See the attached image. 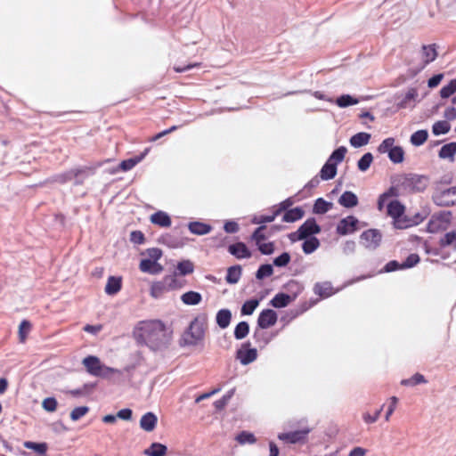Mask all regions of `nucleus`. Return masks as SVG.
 I'll return each mask as SVG.
<instances>
[{
  "mask_svg": "<svg viewBox=\"0 0 456 456\" xmlns=\"http://www.w3.org/2000/svg\"><path fill=\"white\" fill-rule=\"evenodd\" d=\"M83 364L91 375L96 377L105 376L115 371L112 368L103 366L100 359L93 355L84 358Z\"/></svg>",
  "mask_w": 456,
  "mask_h": 456,
  "instance_id": "nucleus-7",
  "label": "nucleus"
},
{
  "mask_svg": "<svg viewBox=\"0 0 456 456\" xmlns=\"http://www.w3.org/2000/svg\"><path fill=\"white\" fill-rule=\"evenodd\" d=\"M280 214H281V209H274L272 215H261L257 217H255L253 220V223L254 224L271 223Z\"/></svg>",
  "mask_w": 456,
  "mask_h": 456,
  "instance_id": "nucleus-51",
  "label": "nucleus"
},
{
  "mask_svg": "<svg viewBox=\"0 0 456 456\" xmlns=\"http://www.w3.org/2000/svg\"><path fill=\"white\" fill-rule=\"evenodd\" d=\"M304 210L301 208L297 207L287 210L282 216V221L286 223H293L301 219L304 216Z\"/></svg>",
  "mask_w": 456,
  "mask_h": 456,
  "instance_id": "nucleus-27",
  "label": "nucleus"
},
{
  "mask_svg": "<svg viewBox=\"0 0 456 456\" xmlns=\"http://www.w3.org/2000/svg\"><path fill=\"white\" fill-rule=\"evenodd\" d=\"M228 251L238 259L249 258L252 256L250 250L243 242H236L230 245L228 247Z\"/></svg>",
  "mask_w": 456,
  "mask_h": 456,
  "instance_id": "nucleus-16",
  "label": "nucleus"
},
{
  "mask_svg": "<svg viewBox=\"0 0 456 456\" xmlns=\"http://www.w3.org/2000/svg\"><path fill=\"white\" fill-rule=\"evenodd\" d=\"M279 229V226L274 225L272 226L267 232V227L265 225H261L254 231L251 235V239L256 242V244H259L260 242L265 241L269 236H271Z\"/></svg>",
  "mask_w": 456,
  "mask_h": 456,
  "instance_id": "nucleus-15",
  "label": "nucleus"
},
{
  "mask_svg": "<svg viewBox=\"0 0 456 456\" xmlns=\"http://www.w3.org/2000/svg\"><path fill=\"white\" fill-rule=\"evenodd\" d=\"M121 288L122 278L117 276H110L108 278L104 290L107 295L113 296L118 293Z\"/></svg>",
  "mask_w": 456,
  "mask_h": 456,
  "instance_id": "nucleus-19",
  "label": "nucleus"
},
{
  "mask_svg": "<svg viewBox=\"0 0 456 456\" xmlns=\"http://www.w3.org/2000/svg\"><path fill=\"white\" fill-rule=\"evenodd\" d=\"M143 454L146 456H167V447L160 443H152L143 451Z\"/></svg>",
  "mask_w": 456,
  "mask_h": 456,
  "instance_id": "nucleus-22",
  "label": "nucleus"
},
{
  "mask_svg": "<svg viewBox=\"0 0 456 456\" xmlns=\"http://www.w3.org/2000/svg\"><path fill=\"white\" fill-rule=\"evenodd\" d=\"M258 250L263 255H271L274 251V243L273 242H265L262 241L259 244H256Z\"/></svg>",
  "mask_w": 456,
  "mask_h": 456,
  "instance_id": "nucleus-60",
  "label": "nucleus"
},
{
  "mask_svg": "<svg viewBox=\"0 0 456 456\" xmlns=\"http://www.w3.org/2000/svg\"><path fill=\"white\" fill-rule=\"evenodd\" d=\"M130 240L134 243L142 244L144 242L145 238L141 231H134L131 232Z\"/></svg>",
  "mask_w": 456,
  "mask_h": 456,
  "instance_id": "nucleus-64",
  "label": "nucleus"
},
{
  "mask_svg": "<svg viewBox=\"0 0 456 456\" xmlns=\"http://www.w3.org/2000/svg\"><path fill=\"white\" fill-rule=\"evenodd\" d=\"M397 270H403V268L402 264H400L396 260L389 261L388 263L386 264V265L384 266V269H383V271L386 273H391V272H395Z\"/></svg>",
  "mask_w": 456,
  "mask_h": 456,
  "instance_id": "nucleus-62",
  "label": "nucleus"
},
{
  "mask_svg": "<svg viewBox=\"0 0 456 456\" xmlns=\"http://www.w3.org/2000/svg\"><path fill=\"white\" fill-rule=\"evenodd\" d=\"M422 53L424 65H428V63L432 62L437 57L436 45H423Z\"/></svg>",
  "mask_w": 456,
  "mask_h": 456,
  "instance_id": "nucleus-32",
  "label": "nucleus"
},
{
  "mask_svg": "<svg viewBox=\"0 0 456 456\" xmlns=\"http://www.w3.org/2000/svg\"><path fill=\"white\" fill-rule=\"evenodd\" d=\"M320 246V241L316 237H310L305 239L302 245L303 251L305 254H311L316 250Z\"/></svg>",
  "mask_w": 456,
  "mask_h": 456,
  "instance_id": "nucleus-39",
  "label": "nucleus"
},
{
  "mask_svg": "<svg viewBox=\"0 0 456 456\" xmlns=\"http://www.w3.org/2000/svg\"><path fill=\"white\" fill-rule=\"evenodd\" d=\"M451 126L445 120L437 121L433 125L432 131L436 135L444 134L450 131Z\"/></svg>",
  "mask_w": 456,
  "mask_h": 456,
  "instance_id": "nucleus-46",
  "label": "nucleus"
},
{
  "mask_svg": "<svg viewBox=\"0 0 456 456\" xmlns=\"http://www.w3.org/2000/svg\"><path fill=\"white\" fill-rule=\"evenodd\" d=\"M260 303L259 299L247 300L241 306L240 313L242 315H251Z\"/></svg>",
  "mask_w": 456,
  "mask_h": 456,
  "instance_id": "nucleus-43",
  "label": "nucleus"
},
{
  "mask_svg": "<svg viewBox=\"0 0 456 456\" xmlns=\"http://www.w3.org/2000/svg\"><path fill=\"white\" fill-rule=\"evenodd\" d=\"M372 161V154L370 152H367L358 160L357 167L359 170L364 172L369 169Z\"/></svg>",
  "mask_w": 456,
  "mask_h": 456,
  "instance_id": "nucleus-47",
  "label": "nucleus"
},
{
  "mask_svg": "<svg viewBox=\"0 0 456 456\" xmlns=\"http://www.w3.org/2000/svg\"><path fill=\"white\" fill-rule=\"evenodd\" d=\"M434 202L442 207H449L456 204V186L447 189L437 187L433 193Z\"/></svg>",
  "mask_w": 456,
  "mask_h": 456,
  "instance_id": "nucleus-5",
  "label": "nucleus"
},
{
  "mask_svg": "<svg viewBox=\"0 0 456 456\" xmlns=\"http://www.w3.org/2000/svg\"><path fill=\"white\" fill-rule=\"evenodd\" d=\"M31 329V323L27 321L23 320L20 326H19V338L20 342L24 343L27 339L28 333L29 332Z\"/></svg>",
  "mask_w": 456,
  "mask_h": 456,
  "instance_id": "nucleus-49",
  "label": "nucleus"
},
{
  "mask_svg": "<svg viewBox=\"0 0 456 456\" xmlns=\"http://www.w3.org/2000/svg\"><path fill=\"white\" fill-rule=\"evenodd\" d=\"M382 234L378 229H369L360 235V242L370 249H376L381 243Z\"/></svg>",
  "mask_w": 456,
  "mask_h": 456,
  "instance_id": "nucleus-9",
  "label": "nucleus"
},
{
  "mask_svg": "<svg viewBox=\"0 0 456 456\" xmlns=\"http://www.w3.org/2000/svg\"><path fill=\"white\" fill-rule=\"evenodd\" d=\"M208 326V314L197 315L190 323L189 327L183 333L181 338L182 346H197L203 341Z\"/></svg>",
  "mask_w": 456,
  "mask_h": 456,
  "instance_id": "nucleus-2",
  "label": "nucleus"
},
{
  "mask_svg": "<svg viewBox=\"0 0 456 456\" xmlns=\"http://www.w3.org/2000/svg\"><path fill=\"white\" fill-rule=\"evenodd\" d=\"M346 151L347 150L346 147L340 146L332 152L328 160L338 166V163L343 161Z\"/></svg>",
  "mask_w": 456,
  "mask_h": 456,
  "instance_id": "nucleus-41",
  "label": "nucleus"
},
{
  "mask_svg": "<svg viewBox=\"0 0 456 456\" xmlns=\"http://www.w3.org/2000/svg\"><path fill=\"white\" fill-rule=\"evenodd\" d=\"M370 134L365 132L355 134L350 138V144L354 148H359L369 143Z\"/></svg>",
  "mask_w": 456,
  "mask_h": 456,
  "instance_id": "nucleus-30",
  "label": "nucleus"
},
{
  "mask_svg": "<svg viewBox=\"0 0 456 456\" xmlns=\"http://www.w3.org/2000/svg\"><path fill=\"white\" fill-rule=\"evenodd\" d=\"M236 441L240 444H255L256 442V438L255 437L254 434L248 432V431H241L235 437Z\"/></svg>",
  "mask_w": 456,
  "mask_h": 456,
  "instance_id": "nucleus-45",
  "label": "nucleus"
},
{
  "mask_svg": "<svg viewBox=\"0 0 456 456\" xmlns=\"http://www.w3.org/2000/svg\"><path fill=\"white\" fill-rule=\"evenodd\" d=\"M382 410H383V406H381L380 409L376 411L373 415H371V414H370L368 412L364 413L362 415L363 420L366 423H374V422H376L378 420V419L379 418Z\"/></svg>",
  "mask_w": 456,
  "mask_h": 456,
  "instance_id": "nucleus-63",
  "label": "nucleus"
},
{
  "mask_svg": "<svg viewBox=\"0 0 456 456\" xmlns=\"http://www.w3.org/2000/svg\"><path fill=\"white\" fill-rule=\"evenodd\" d=\"M235 357L242 365H248L256 360L257 350L251 348L249 342H245L236 351Z\"/></svg>",
  "mask_w": 456,
  "mask_h": 456,
  "instance_id": "nucleus-10",
  "label": "nucleus"
},
{
  "mask_svg": "<svg viewBox=\"0 0 456 456\" xmlns=\"http://www.w3.org/2000/svg\"><path fill=\"white\" fill-rule=\"evenodd\" d=\"M314 292L321 297H329L335 293V289L330 282L323 281L314 285Z\"/></svg>",
  "mask_w": 456,
  "mask_h": 456,
  "instance_id": "nucleus-20",
  "label": "nucleus"
},
{
  "mask_svg": "<svg viewBox=\"0 0 456 456\" xmlns=\"http://www.w3.org/2000/svg\"><path fill=\"white\" fill-rule=\"evenodd\" d=\"M181 300L184 305H195L201 302L202 297L199 292L191 290L183 293L181 296Z\"/></svg>",
  "mask_w": 456,
  "mask_h": 456,
  "instance_id": "nucleus-29",
  "label": "nucleus"
},
{
  "mask_svg": "<svg viewBox=\"0 0 456 456\" xmlns=\"http://www.w3.org/2000/svg\"><path fill=\"white\" fill-rule=\"evenodd\" d=\"M358 101L356 99H354L348 94L342 95L337 99V104L341 108L354 105Z\"/></svg>",
  "mask_w": 456,
  "mask_h": 456,
  "instance_id": "nucleus-55",
  "label": "nucleus"
},
{
  "mask_svg": "<svg viewBox=\"0 0 456 456\" xmlns=\"http://www.w3.org/2000/svg\"><path fill=\"white\" fill-rule=\"evenodd\" d=\"M256 342L259 344L260 348L265 347L272 339L265 331L256 330L253 335Z\"/></svg>",
  "mask_w": 456,
  "mask_h": 456,
  "instance_id": "nucleus-40",
  "label": "nucleus"
},
{
  "mask_svg": "<svg viewBox=\"0 0 456 456\" xmlns=\"http://www.w3.org/2000/svg\"><path fill=\"white\" fill-rule=\"evenodd\" d=\"M358 219L354 216H348L339 221L337 225V233L339 235H347L357 230Z\"/></svg>",
  "mask_w": 456,
  "mask_h": 456,
  "instance_id": "nucleus-13",
  "label": "nucleus"
},
{
  "mask_svg": "<svg viewBox=\"0 0 456 456\" xmlns=\"http://www.w3.org/2000/svg\"><path fill=\"white\" fill-rule=\"evenodd\" d=\"M428 134L426 130H419L411 136V142L415 146L422 145L428 140Z\"/></svg>",
  "mask_w": 456,
  "mask_h": 456,
  "instance_id": "nucleus-44",
  "label": "nucleus"
},
{
  "mask_svg": "<svg viewBox=\"0 0 456 456\" xmlns=\"http://www.w3.org/2000/svg\"><path fill=\"white\" fill-rule=\"evenodd\" d=\"M216 323L221 329H225L230 325L232 313L228 309H221L216 314Z\"/></svg>",
  "mask_w": 456,
  "mask_h": 456,
  "instance_id": "nucleus-28",
  "label": "nucleus"
},
{
  "mask_svg": "<svg viewBox=\"0 0 456 456\" xmlns=\"http://www.w3.org/2000/svg\"><path fill=\"white\" fill-rule=\"evenodd\" d=\"M321 232V227L316 223L314 218H308L300 225L296 232L290 234V239L292 240H305L314 234H317Z\"/></svg>",
  "mask_w": 456,
  "mask_h": 456,
  "instance_id": "nucleus-6",
  "label": "nucleus"
},
{
  "mask_svg": "<svg viewBox=\"0 0 456 456\" xmlns=\"http://www.w3.org/2000/svg\"><path fill=\"white\" fill-rule=\"evenodd\" d=\"M58 403L54 397H47L42 403L43 408L49 412H53L57 409Z\"/></svg>",
  "mask_w": 456,
  "mask_h": 456,
  "instance_id": "nucleus-58",
  "label": "nucleus"
},
{
  "mask_svg": "<svg viewBox=\"0 0 456 456\" xmlns=\"http://www.w3.org/2000/svg\"><path fill=\"white\" fill-rule=\"evenodd\" d=\"M27 449L34 450L37 454L45 456L47 452V444L45 443H35L31 441H26L23 444Z\"/></svg>",
  "mask_w": 456,
  "mask_h": 456,
  "instance_id": "nucleus-36",
  "label": "nucleus"
},
{
  "mask_svg": "<svg viewBox=\"0 0 456 456\" xmlns=\"http://www.w3.org/2000/svg\"><path fill=\"white\" fill-rule=\"evenodd\" d=\"M292 300L293 298L289 295L278 293L270 301V305L275 308H282L289 305Z\"/></svg>",
  "mask_w": 456,
  "mask_h": 456,
  "instance_id": "nucleus-24",
  "label": "nucleus"
},
{
  "mask_svg": "<svg viewBox=\"0 0 456 456\" xmlns=\"http://www.w3.org/2000/svg\"><path fill=\"white\" fill-rule=\"evenodd\" d=\"M157 423V416L153 412L149 411L142 416L140 419V428L146 432H151L156 428Z\"/></svg>",
  "mask_w": 456,
  "mask_h": 456,
  "instance_id": "nucleus-18",
  "label": "nucleus"
},
{
  "mask_svg": "<svg viewBox=\"0 0 456 456\" xmlns=\"http://www.w3.org/2000/svg\"><path fill=\"white\" fill-rule=\"evenodd\" d=\"M456 153V142H450L442 146L439 151V157L442 159L453 158Z\"/></svg>",
  "mask_w": 456,
  "mask_h": 456,
  "instance_id": "nucleus-42",
  "label": "nucleus"
},
{
  "mask_svg": "<svg viewBox=\"0 0 456 456\" xmlns=\"http://www.w3.org/2000/svg\"><path fill=\"white\" fill-rule=\"evenodd\" d=\"M193 264L189 260L182 261L177 265V271L181 275L190 274L193 272Z\"/></svg>",
  "mask_w": 456,
  "mask_h": 456,
  "instance_id": "nucleus-54",
  "label": "nucleus"
},
{
  "mask_svg": "<svg viewBox=\"0 0 456 456\" xmlns=\"http://www.w3.org/2000/svg\"><path fill=\"white\" fill-rule=\"evenodd\" d=\"M89 411V408L86 406L76 407L70 412V419L73 421L78 420L84 417Z\"/></svg>",
  "mask_w": 456,
  "mask_h": 456,
  "instance_id": "nucleus-56",
  "label": "nucleus"
},
{
  "mask_svg": "<svg viewBox=\"0 0 456 456\" xmlns=\"http://www.w3.org/2000/svg\"><path fill=\"white\" fill-rule=\"evenodd\" d=\"M273 273V268L271 265L265 264L260 265L258 268L256 277L258 280H263L264 278L270 277Z\"/></svg>",
  "mask_w": 456,
  "mask_h": 456,
  "instance_id": "nucleus-50",
  "label": "nucleus"
},
{
  "mask_svg": "<svg viewBox=\"0 0 456 456\" xmlns=\"http://www.w3.org/2000/svg\"><path fill=\"white\" fill-rule=\"evenodd\" d=\"M426 382L427 380L425 379V377L422 374L416 373L410 379H403L401 381V384L403 386H415Z\"/></svg>",
  "mask_w": 456,
  "mask_h": 456,
  "instance_id": "nucleus-53",
  "label": "nucleus"
},
{
  "mask_svg": "<svg viewBox=\"0 0 456 456\" xmlns=\"http://www.w3.org/2000/svg\"><path fill=\"white\" fill-rule=\"evenodd\" d=\"M429 179L426 175L409 174L401 179L402 186L411 191H423L428 185Z\"/></svg>",
  "mask_w": 456,
  "mask_h": 456,
  "instance_id": "nucleus-4",
  "label": "nucleus"
},
{
  "mask_svg": "<svg viewBox=\"0 0 456 456\" xmlns=\"http://www.w3.org/2000/svg\"><path fill=\"white\" fill-rule=\"evenodd\" d=\"M333 208V204L331 202L326 201L322 198H319L315 200L313 212L314 214L322 215L327 213Z\"/></svg>",
  "mask_w": 456,
  "mask_h": 456,
  "instance_id": "nucleus-33",
  "label": "nucleus"
},
{
  "mask_svg": "<svg viewBox=\"0 0 456 456\" xmlns=\"http://www.w3.org/2000/svg\"><path fill=\"white\" fill-rule=\"evenodd\" d=\"M337 175V166L327 160L321 169L320 176L322 180H330Z\"/></svg>",
  "mask_w": 456,
  "mask_h": 456,
  "instance_id": "nucleus-31",
  "label": "nucleus"
},
{
  "mask_svg": "<svg viewBox=\"0 0 456 456\" xmlns=\"http://www.w3.org/2000/svg\"><path fill=\"white\" fill-rule=\"evenodd\" d=\"M249 333V325L247 322H239L234 329V337L240 340L245 338Z\"/></svg>",
  "mask_w": 456,
  "mask_h": 456,
  "instance_id": "nucleus-37",
  "label": "nucleus"
},
{
  "mask_svg": "<svg viewBox=\"0 0 456 456\" xmlns=\"http://www.w3.org/2000/svg\"><path fill=\"white\" fill-rule=\"evenodd\" d=\"M134 336L140 344H144L153 351L166 348L172 338V331L160 320L139 322Z\"/></svg>",
  "mask_w": 456,
  "mask_h": 456,
  "instance_id": "nucleus-1",
  "label": "nucleus"
},
{
  "mask_svg": "<svg viewBox=\"0 0 456 456\" xmlns=\"http://www.w3.org/2000/svg\"><path fill=\"white\" fill-rule=\"evenodd\" d=\"M338 203L345 208H354L358 204V198L354 192L347 191L339 197Z\"/></svg>",
  "mask_w": 456,
  "mask_h": 456,
  "instance_id": "nucleus-26",
  "label": "nucleus"
},
{
  "mask_svg": "<svg viewBox=\"0 0 456 456\" xmlns=\"http://www.w3.org/2000/svg\"><path fill=\"white\" fill-rule=\"evenodd\" d=\"M395 138L393 137H388L387 139H385L378 147V151L381 154L383 153H389V151H391V149L395 148Z\"/></svg>",
  "mask_w": 456,
  "mask_h": 456,
  "instance_id": "nucleus-52",
  "label": "nucleus"
},
{
  "mask_svg": "<svg viewBox=\"0 0 456 456\" xmlns=\"http://www.w3.org/2000/svg\"><path fill=\"white\" fill-rule=\"evenodd\" d=\"M149 151L150 149L147 148L140 156L121 161L119 164V168L122 171L131 170L136 164L143 159V158L148 154Z\"/></svg>",
  "mask_w": 456,
  "mask_h": 456,
  "instance_id": "nucleus-23",
  "label": "nucleus"
},
{
  "mask_svg": "<svg viewBox=\"0 0 456 456\" xmlns=\"http://www.w3.org/2000/svg\"><path fill=\"white\" fill-rule=\"evenodd\" d=\"M189 231L197 235H205L211 232L212 227L201 222H191L188 225Z\"/></svg>",
  "mask_w": 456,
  "mask_h": 456,
  "instance_id": "nucleus-25",
  "label": "nucleus"
},
{
  "mask_svg": "<svg viewBox=\"0 0 456 456\" xmlns=\"http://www.w3.org/2000/svg\"><path fill=\"white\" fill-rule=\"evenodd\" d=\"M146 254L149 256L148 259L155 262H158L162 256V251L158 248H151L147 249Z\"/></svg>",
  "mask_w": 456,
  "mask_h": 456,
  "instance_id": "nucleus-61",
  "label": "nucleus"
},
{
  "mask_svg": "<svg viewBox=\"0 0 456 456\" xmlns=\"http://www.w3.org/2000/svg\"><path fill=\"white\" fill-rule=\"evenodd\" d=\"M312 431L311 428H303L298 430L281 433L278 438L287 444H305L307 442L308 435Z\"/></svg>",
  "mask_w": 456,
  "mask_h": 456,
  "instance_id": "nucleus-8",
  "label": "nucleus"
},
{
  "mask_svg": "<svg viewBox=\"0 0 456 456\" xmlns=\"http://www.w3.org/2000/svg\"><path fill=\"white\" fill-rule=\"evenodd\" d=\"M95 167H83L78 168L70 169L65 173L60 174L55 177V181L60 183H65L77 178L78 175H94Z\"/></svg>",
  "mask_w": 456,
  "mask_h": 456,
  "instance_id": "nucleus-11",
  "label": "nucleus"
},
{
  "mask_svg": "<svg viewBox=\"0 0 456 456\" xmlns=\"http://www.w3.org/2000/svg\"><path fill=\"white\" fill-rule=\"evenodd\" d=\"M151 222L160 227H169L172 224L170 216L163 211H158L151 216Z\"/></svg>",
  "mask_w": 456,
  "mask_h": 456,
  "instance_id": "nucleus-21",
  "label": "nucleus"
},
{
  "mask_svg": "<svg viewBox=\"0 0 456 456\" xmlns=\"http://www.w3.org/2000/svg\"><path fill=\"white\" fill-rule=\"evenodd\" d=\"M441 248L451 247L456 249V231L446 232L439 240Z\"/></svg>",
  "mask_w": 456,
  "mask_h": 456,
  "instance_id": "nucleus-34",
  "label": "nucleus"
},
{
  "mask_svg": "<svg viewBox=\"0 0 456 456\" xmlns=\"http://www.w3.org/2000/svg\"><path fill=\"white\" fill-rule=\"evenodd\" d=\"M178 287L176 275H167L161 281L151 284L150 294L152 297L159 298L166 292L175 289Z\"/></svg>",
  "mask_w": 456,
  "mask_h": 456,
  "instance_id": "nucleus-3",
  "label": "nucleus"
},
{
  "mask_svg": "<svg viewBox=\"0 0 456 456\" xmlns=\"http://www.w3.org/2000/svg\"><path fill=\"white\" fill-rule=\"evenodd\" d=\"M290 261V255L287 252L282 253L273 259V265L278 267L286 266Z\"/></svg>",
  "mask_w": 456,
  "mask_h": 456,
  "instance_id": "nucleus-59",
  "label": "nucleus"
},
{
  "mask_svg": "<svg viewBox=\"0 0 456 456\" xmlns=\"http://www.w3.org/2000/svg\"><path fill=\"white\" fill-rule=\"evenodd\" d=\"M241 275V267L240 265L231 266L227 270L225 280L230 284H235L239 281Z\"/></svg>",
  "mask_w": 456,
  "mask_h": 456,
  "instance_id": "nucleus-35",
  "label": "nucleus"
},
{
  "mask_svg": "<svg viewBox=\"0 0 456 456\" xmlns=\"http://www.w3.org/2000/svg\"><path fill=\"white\" fill-rule=\"evenodd\" d=\"M387 212L394 219V224L396 228L403 229L407 225L403 224L401 220L404 213V207L398 200H392L388 203Z\"/></svg>",
  "mask_w": 456,
  "mask_h": 456,
  "instance_id": "nucleus-12",
  "label": "nucleus"
},
{
  "mask_svg": "<svg viewBox=\"0 0 456 456\" xmlns=\"http://www.w3.org/2000/svg\"><path fill=\"white\" fill-rule=\"evenodd\" d=\"M419 261V256L416 253H412L408 256L403 263H402V265L403 269H408L415 266Z\"/></svg>",
  "mask_w": 456,
  "mask_h": 456,
  "instance_id": "nucleus-57",
  "label": "nucleus"
},
{
  "mask_svg": "<svg viewBox=\"0 0 456 456\" xmlns=\"http://www.w3.org/2000/svg\"><path fill=\"white\" fill-rule=\"evenodd\" d=\"M139 269L142 273L154 275L160 273L163 271V266L158 262L145 258L141 260Z\"/></svg>",
  "mask_w": 456,
  "mask_h": 456,
  "instance_id": "nucleus-17",
  "label": "nucleus"
},
{
  "mask_svg": "<svg viewBox=\"0 0 456 456\" xmlns=\"http://www.w3.org/2000/svg\"><path fill=\"white\" fill-rule=\"evenodd\" d=\"M456 92V79H452L448 85L440 90V96L444 99L449 98Z\"/></svg>",
  "mask_w": 456,
  "mask_h": 456,
  "instance_id": "nucleus-48",
  "label": "nucleus"
},
{
  "mask_svg": "<svg viewBox=\"0 0 456 456\" xmlns=\"http://www.w3.org/2000/svg\"><path fill=\"white\" fill-rule=\"evenodd\" d=\"M389 159L395 164L402 163L404 159V151L401 146H395L388 153Z\"/></svg>",
  "mask_w": 456,
  "mask_h": 456,
  "instance_id": "nucleus-38",
  "label": "nucleus"
},
{
  "mask_svg": "<svg viewBox=\"0 0 456 456\" xmlns=\"http://www.w3.org/2000/svg\"><path fill=\"white\" fill-rule=\"evenodd\" d=\"M278 320V315L274 310L265 309L263 310L257 318V326L261 330L268 329L273 326Z\"/></svg>",
  "mask_w": 456,
  "mask_h": 456,
  "instance_id": "nucleus-14",
  "label": "nucleus"
}]
</instances>
